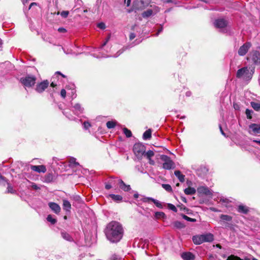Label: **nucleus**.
<instances>
[{"instance_id":"nucleus-1","label":"nucleus","mask_w":260,"mask_h":260,"mask_svg":"<svg viewBox=\"0 0 260 260\" xmlns=\"http://www.w3.org/2000/svg\"><path fill=\"white\" fill-rule=\"evenodd\" d=\"M105 234L109 241L112 242H117L122 237L123 229L119 223L112 221L107 225Z\"/></svg>"},{"instance_id":"nucleus-2","label":"nucleus","mask_w":260,"mask_h":260,"mask_svg":"<svg viewBox=\"0 0 260 260\" xmlns=\"http://www.w3.org/2000/svg\"><path fill=\"white\" fill-rule=\"evenodd\" d=\"M254 73V69L250 68L244 67L237 71V77L242 78L245 81H249L252 77Z\"/></svg>"},{"instance_id":"nucleus-3","label":"nucleus","mask_w":260,"mask_h":260,"mask_svg":"<svg viewBox=\"0 0 260 260\" xmlns=\"http://www.w3.org/2000/svg\"><path fill=\"white\" fill-rule=\"evenodd\" d=\"M213 240V235L211 233L196 235L192 237V241L196 245H200L204 242H210Z\"/></svg>"},{"instance_id":"nucleus-4","label":"nucleus","mask_w":260,"mask_h":260,"mask_svg":"<svg viewBox=\"0 0 260 260\" xmlns=\"http://www.w3.org/2000/svg\"><path fill=\"white\" fill-rule=\"evenodd\" d=\"M36 78L34 76L28 75L20 79L21 83L25 87H30L36 83Z\"/></svg>"},{"instance_id":"nucleus-5","label":"nucleus","mask_w":260,"mask_h":260,"mask_svg":"<svg viewBox=\"0 0 260 260\" xmlns=\"http://www.w3.org/2000/svg\"><path fill=\"white\" fill-rule=\"evenodd\" d=\"M133 151L138 158H141L145 154V147L141 143H136L134 145Z\"/></svg>"},{"instance_id":"nucleus-6","label":"nucleus","mask_w":260,"mask_h":260,"mask_svg":"<svg viewBox=\"0 0 260 260\" xmlns=\"http://www.w3.org/2000/svg\"><path fill=\"white\" fill-rule=\"evenodd\" d=\"M160 159L164 161L162 168L166 170H170L174 168V162L170 158L166 155L160 156Z\"/></svg>"},{"instance_id":"nucleus-7","label":"nucleus","mask_w":260,"mask_h":260,"mask_svg":"<svg viewBox=\"0 0 260 260\" xmlns=\"http://www.w3.org/2000/svg\"><path fill=\"white\" fill-rule=\"evenodd\" d=\"M248 133L250 135H257L260 134V124L251 123L248 126Z\"/></svg>"},{"instance_id":"nucleus-8","label":"nucleus","mask_w":260,"mask_h":260,"mask_svg":"<svg viewBox=\"0 0 260 260\" xmlns=\"http://www.w3.org/2000/svg\"><path fill=\"white\" fill-rule=\"evenodd\" d=\"M251 47V44L250 42L245 43L240 47L238 50V54L240 56L245 55Z\"/></svg>"},{"instance_id":"nucleus-9","label":"nucleus","mask_w":260,"mask_h":260,"mask_svg":"<svg viewBox=\"0 0 260 260\" xmlns=\"http://www.w3.org/2000/svg\"><path fill=\"white\" fill-rule=\"evenodd\" d=\"M249 55L255 64H260V52L257 51H252Z\"/></svg>"},{"instance_id":"nucleus-10","label":"nucleus","mask_w":260,"mask_h":260,"mask_svg":"<svg viewBox=\"0 0 260 260\" xmlns=\"http://www.w3.org/2000/svg\"><path fill=\"white\" fill-rule=\"evenodd\" d=\"M197 191L200 195H206L207 196H211L212 195V191L208 187L205 186L198 187Z\"/></svg>"},{"instance_id":"nucleus-11","label":"nucleus","mask_w":260,"mask_h":260,"mask_svg":"<svg viewBox=\"0 0 260 260\" xmlns=\"http://www.w3.org/2000/svg\"><path fill=\"white\" fill-rule=\"evenodd\" d=\"M49 82L45 80L37 85L36 90L37 92L41 93L44 91L48 86Z\"/></svg>"},{"instance_id":"nucleus-12","label":"nucleus","mask_w":260,"mask_h":260,"mask_svg":"<svg viewBox=\"0 0 260 260\" xmlns=\"http://www.w3.org/2000/svg\"><path fill=\"white\" fill-rule=\"evenodd\" d=\"M226 25V21L223 19H217L214 22V25L217 28H222L225 27Z\"/></svg>"},{"instance_id":"nucleus-13","label":"nucleus","mask_w":260,"mask_h":260,"mask_svg":"<svg viewBox=\"0 0 260 260\" xmlns=\"http://www.w3.org/2000/svg\"><path fill=\"white\" fill-rule=\"evenodd\" d=\"M48 205L55 213L58 214L60 212L61 208L57 204L54 202H50L48 204Z\"/></svg>"},{"instance_id":"nucleus-14","label":"nucleus","mask_w":260,"mask_h":260,"mask_svg":"<svg viewBox=\"0 0 260 260\" xmlns=\"http://www.w3.org/2000/svg\"><path fill=\"white\" fill-rule=\"evenodd\" d=\"M30 168L32 170L39 173H45L46 171V169L45 167L43 165L31 166Z\"/></svg>"},{"instance_id":"nucleus-15","label":"nucleus","mask_w":260,"mask_h":260,"mask_svg":"<svg viewBox=\"0 0 260 260\" xmlns=\"http://www.w3.org/2000/svg\"><path fill=\"white\" fill-rule=\"evenodd\" d=\"M149 201H151L158 208H162L163 206L161 203L159 202L158 200H156L152 198H146L144 199V202H148Z\"/></svg>"},{"instance_id":"nucleus-16","label":"nucleus","mask_w":260,"mask_h":260,"mask_svg":"<svg viewBox=\"0 0 260 260\" xmlns=\"http://www.w3.org/2000/svg\"><path fill=\"white\" fill-rule=\"evenodd\" d=\"M181 257L184 260H193L194 259V255L190 252L183 253Z\"/></svg>"},{"instance_id":"nucleus-17","label":"nucleus","mask_w":260,"mask_h":260,"mask_svg":"<svg viewBox=\"0 0 260 260\" xmlns=\"http://www.w3.org/2000/svg\"><path fill=\"white\" fill-rule=\"evenodd\" d=\"M118 183L120 187L124 191H128L131 189L130 185H126L122 180L118 179Z\"/></svg>"},{"instance_id":"nucleus-18","label":"nucleus","mask_w":260,"mask_h":260,"mask_svg":"<svg viewBox=\"0 0 260 260\" xmlns=\"http://www.w3.org/2000/svg\"><path fill=\"white\" fill-rule=\"evenodd\" d=\"M74 111L76 114H79L82 113L83 109L81 107V105L79 104H75L73 107Z\"/></svg>"},{"instance_id":"nucleus-19","label":"nucleus","mask_w":260,"mask_h":260,"mask_svg":"<svg viewBox=\"0 0 260 260\" xmlns=\"http://www.w3.org/2000/svg\"><path fill=\"white\" fill-rule=\"evenodd\" d=\"M63 208L67 211H70L71 209V205L67 200H63Z\"/></svg>"},{"instance_id":"nucleus-20","label":"nucleus","mask_w":260,"mask_h":260,"mask_svg":"<svg viewBox=\"0 0 260 260\" xmlns=\"http://www.w3.org/2000/svg\"><path fill=\"white\" fill-rule=\"evenodd\" d=\"M184 193L187 195H192L195 194L196 190L193 187H188L184 190Z\"/></svg>"},{"instance_id":"nucleus-21","label":"nucleus","mask_w":260,"mask_h":260,"mask_svg":"<svg viewBox=\"0 0 260 260\" xmlns=\"http://www.w3.org/2000/svg\"><path fill=\"white\" fill-rule=\"evenodd\" d=\"M175 175L178 178L179 181L181 182H183L185 180L184 177L185 176L181 174V172L179 171H176L174 172Z\"/></svg>"},{"instance_id":"nucleus-22","label":"nucleus","mask_w":260,"mask_h":260,"mask_svg":"<svg viewBox=\"0 0 260 260\" xmlns=\"http://www.w3.org/2000/svg\"><path fill=\"white\" fill-rule=\"evenodd\" d=\"M151 137V130L149 129L148 130L145 131L143 135V139L144 140H148L150 139Z\"/></svg>"},{"instance_id":"nucleus-23","label":"nucleus","mask_w":260,"mask_h":260,"mask_svg":"<svg viewBox=\"0 0 260 260\" xmlns=\"http://www.w3.org/2000/svg\"><path fill=\"white\" fill-rule=\"evenodd\" d=\"M109 197L111 198L112 200L117 202L121 201L122 199V197L121 196L118 194L116 195L114 194H109Z\"/></svg>"},{"instance_id":"nucleus-24","label":"nucleus","mask_w":260,"mask_h":260,"mask_svg":"<svg viewBox=\"0 0 260 260\" xmlns=\"http://www.w3.org/2000/svg\"><path fill=\"white\" fill-rule=\"evenodd\" d=\"M238 212L242 213H247L248 211V208L244 205H239L238 209Z\"/></svg>"},{"instance_id":"nucleus-25","label":"nucleus","mask_w":260,"mask_h":260,"mask_svg":"<svg viewBox=\"0 0 260 260\" xmlns=\"http://www.w3.org/2000/svg\"><path fill=\"white\" fill-rule=\"evenodd\" d=\"M250 105L254 110L256 111H260V103L251 102Z\"/></svg>"},{"instance_id":"nucleus-26","label":"nucleus","mask_w":260,"mask_h":260,"mask_svg":"<svg viewBox=\"0 0 260 260\" xmlns=\"http://www.w3.org/2000/svg\"><path fill=\"white\" fill-rule=\"evenodd\" d=\"M153 14V11L151 9L147 10L146 11H144L142 14V15L143 17L144 18H147L150 16H151Z\"/></svg>"},{"instance_id":"nucleus-27","label":"nucleus","mask_w":260,"mask_h":260,"mask_svg":"<svg viewBox=\"0 0 260 260\" xmlns=\"http://www.w3.org/2000/svg\"><path fill=\"white\" fill-rule=\"evenodd\" d=\"M116 124V122L115 121H109L106 123L107 127L110 129L114 128Z\"/></svg>"},{"instance_id":"nucleus-28","label":"nucleus","mask_w":260,"mask_h":260,"mask_svg":"<svg viewBox=\"0 0 260 260\" xmlns=\"http://www.w3.org/2000/svg\"><path fill=\"white\" fill-rule=\"evenodd\" d=\"M79 163L77 162L76 161V159L74 157H72L69 160V165L72 167H74L76 166H78Z\"/></svg>"},{"instance_id":"nucleus-29","label":"nucleus","mask_w":260,"mask_h":260,"mask_svg":"<svg viewBox=\"0 0 260 260\" xmlns=\"http://www.w3.org/2000/svg\"><path fill=\"white\" fill-rule=\"evenodd\" d=\"M154 155V153L153 151L149 150L146 152H145V154L143 155V156L146 157L147 158H150L153 156Z\"/></svg>"},{"instance_id":"nucleus-30","label":"nucleus","mask_w":260,"mask_h":260,"mask_svg":"<svg viewBox=\"0 0 260 260\" xmlns=\"http://www.w3.org/2000/svg\"><path fill=\"white\" fill-rule=\"evenodd\" d=\"M123 132L127 138H130L132 137V134L131 131L128 129L127 128H123Z\"/></svg>"},{"instance_id":"nucleus-31","label":"nucleus","mask_w":260,"mask_h":260,"mask_svg":"<svg viewBox=\"0 0 260 260\" xmlns=\"http://www.w3.org/2000/svg\"><path fill=\"white\" fill-rule=\"evenodd\" d=\"M174 226L177 229H182L184 226L182 223L178 221L174 222Z\"/></svg>"},{"instance_id":"nucleus-32","label":"nucleus","mask_w":260,"mask_h":260,"mask_svg":"<svg viewBox=\"0 0 260 260\" xmlns=\"http://www.w3.org/2000/svg\"><path fill=\"white\" fill-rule=\"evenodd\" d=\"M253 113V111L251 110H249L247 109L245 111V114L246 115V117L248 119H251L252 118V114Z\"/></svg>"},{"instance_id":"nucleus-33","label":"nucleus","mask_w":260,"mask_h":260,"mask_svg":"<svg viewBox=\"0 0 260 260\" xmlns=\"http://www.w3.org/2000/svg\"><path fill=\"white\" fill-rule=\"evenodd\" d=\"M220 218L222 220L229 221L231 220L232 217L227 215H221Z\"/></svg>"},{"instance_id":"nucleus-34","label":"nucleus","mask_w":260,"mask_h":260,"mask_svg":"<svg viewBox=\"0 0 260 260\" xmlns=\"http://www.w3.org/2000/svg\"><path fill=\"white\" fill-rule=\"evenodd\" d=\"M162 187L167 191H172V189L170 185L168 184H162Z\"/></svg>"},{"instance_id":"nucleus-35","label":"nucleus","mask_w":260,"mask_h":260,"mask_svg":"<svg viewBox=\"0 0 260 260\" xmlns=\"http://www.w3.org/2000/svg\"><path fill=\"white\" fill-rule=\"evenodd\" d=\"M47 220L48 221L51 222L52 224H54L56 222V220L53 218L51 215H48L47 217Z\"/></svg>"},{"instance_id":"nucleus-36","label":"nucleus","mask_w":260,"mask_h":260,"mask_svg":"<svg viewBox=\"0 0 260 260\" xmlns=\"http://www.w3.org/2000/svg\"><path fill=\"white\" fill-rule=\"evenodd\" d=\"M61 235L63 238L68 241H70L71 240L70 236L68 233L62 232L61 233Z\"/></svg>"},{"instance_id":"nucleus-37","label":"nucleus","mask_w":260,"mask_h":260,"mask_svg":"<svg viewBox=\"0 0 260 260\" xmlns=\"http://www.w3.org/2000/svg\"><path fill=\"white\" fill-rule=\"evenodd\" d=\"M182 217L183 219H184L185 220L188 221H190V222H195L196 221V219H194V218H191L188 216H187V215H183L182 216Z\"/></svg>"},{"instance_id":"nucleus-38","label":"nucleus","mask_w":260,"mask_h":260,"mask_svg":"<svg viewBox=\"0 0 260 260\" xmlns=\"http://www.w3.org/2000/svg\"><path fill=\"white\" fill-rule=\"evenodd\" d=\"M226 260H243V259H242L239 257H238L237 256H235L234 255H231L228 257Z\"/></svg>"},{"instance_id":"nucleus-39","label":"nucleus","mask_w":260,"mask_h":260,"mask_svg":"<svg viewBox=\"0 0 260 260\" xmlns=\"http://www.w3.org/2000/svg\"><path fill=\"white\" fill-rule=\"evenodd\" d=\"M168 207L169 209L172 210L174 212H176L177 211V209L176 207L173 204L169 203L168 204Z\"/></svg>"},{"instance_id":"nucleus-40","label":"nucleus","mask_w":260,"mask_h":260,"mask_svg":"<svg viewBox=\"0 0 260 260\" xmlns=\"http://www.w3.org/2000/svg\"><path fill=\"white\" fill-rule=\"evenodd\" d=\"M69 14V11H63L60 13V15L63 18H66L68 17Z\"/></svg>"},{"instance_id":"nucleus-41","label":"nucleus","mask_w":260,"mask_h":260,"mask_svg":"<svg viewBox=\"0 0 260 260\" xmlns=\"http://www.w3.org/2000/svg\"><path fill=\"white\" fill-rule=\"evenodd\" d=\"M83 126H84V128L85 129H87L91 126V124H90V123L89 122L85 121L83 123Z\"/></svg>"},{"instance_id":"nucleus-42","label":"nucleus","mask_w":260,"mask_h":260,"mask_svg":"<svg viewBox=\"0 0 260 260\" xmlns=\"http://www.w3.org/2000/svg\"><path fill=\"white\" fill-rule=\"evenodd\" d=\"M7 191L8 192L13 193L15 192V191L13 190L12 187L11 185H10L9 184H8V185Z\"/></svg>"},{"instance_id":"nucleus-43","label":"nucleus","mask_w":260,"mask_h":260,"mask_svg":"<svg viewBox=\"0 0 260 260\" xmlns=\"http://www.w3.org/2000/svg\"><path fill=\"white\" fill-rule=\"evenodd\" d=\"M98 27L102 29H104L106 28L105 24L103 22L98 23Z\"/></svg>"},{"instance_id":"nucleus-44","label":"nucleus","mask_w":260,"mask_h":260,"mask_svg":"<svg viewBox=\"0 0 260 260\" xmlns=\"http://www.w3.org/2000/svg\"><path fill=\"white\" fill-rule=\"evenodd\" d=\"M66 91L64 89H62L60 91V95L63 98H65L66 96Z\"/></svg>"},{"instance_id":"nucleus-45","label":"nucleus","mask_w":260,"mask_h":260,"mask_svg":"<svg viewBox=\"0 0 260 260\" xmlns=\"http://www.w3.org/2000/svg\"><path fill=\"white\" fill-rule=\"evenodd\" d=\"M156 216L163 217L165 216V213L162 212H157L155 213Z\"/></svg>"},{"instance_id":"nucleus-46","label":"nucleus","mask_w":260,"mask_h":260,"mask_svg":"<svg viewBox=\"0 0 260 260\" xmlns=\"http://www.w3.org/2000/svg\"><path fill=\"white\" fill-rule=\"evenodd\" d=\"M58 31L60 32H66V29L63 27H60L58 29Z\"/></svg>"},{"instance_id":"nucleus-47","label":"nucleus","mask_w":260,"mask_h":260,"mask_svg":"<svg viewBox=\"0 0 260 260\" xmlns=\"http://www.w3.org/2000/svg\"><path fill=\"white\" fill-rule=\"evenodd\" d=\"M52 179V176L51 175H49L46 178L45 181L50 182L51 179Z\"/></svg>"},{"instance_id":"nucleus-48","label":"nucleus","mask_w":260,"mask_h":260,"mask_svg":"<svg viewBox=\"0 0 260 260\" xmlns=\"http://www.w3.org/2000/svg\"><path fill=\"white\" fill-rule=\"evenodd\" d=\"M136 37V35L134 33H131L129 35V39L131 40H133Z\"/></svg>"},{"instance_id":"nucleus-49","label":"nucleus","mask_w":260,"mask_h":260,"mask_svg":"<svg viewBox=\"0 0 260 260\" xmlns=\"http://www.w3.org/2000/svg\"><path fill=\"white\" fill-rule=\"evenodd\" d=\"M109 39H110V37H109L107 39V40H106V41H105V42L103 44V45H102V46H101V48H102L104 46H105L107 44V42L109 41Z\"/></svg>"},{"instance_id":"nucleus-50","label":"nucleus","mask_w":260,"mask_h":260,"mask_svg":"<svg viewBox=\"0 0 260 260\" xmlns=\"http://www.w3.org/2000/svg\"><path fill=\"white\" fill-rule=\"evenodd\" d=\"M149 160V163L150 165H153L154 164V161L151 159V158H147Z\"/></svg>"},{"instance_id":"nucleus-51","label":"nucleus","mask_w":260,"mask_h":260,"mask_svg":"<svg viewBox=\"0 0 260 260\" xmlns=\"http://www.w3.org/2000/svg\"><path fill=\"white\" fill-rule=\"evenodd\" d=\"M32 187L34 189H36V190H37V189H40V187H38L36 184H33L32 185Z\"/></svg>"},{"instance_id":"nucleus-52","label":"nucleus","mask_w":260,"mask_h":260,"mask_svg":"<svg viewBox=\"0 0 260 260\" xmlns=\"http://www.w3.org/2000/svg\"><path fill=\"white\" fill-rule=\"evenodd\" d=\"M131 0H126L125 3L126 4V6L128 7L131 4Z\"/></svg>"},{"instance_id":"nucleus-53","label":"nucleus","mask_w":260,"mask_h":260,"mask_svg":"<svg viewBox=\"0 0 260 260\" xmlns=\"http://www.w3.org/2000/svg\"><path fill=\"white\" fill-rule=\"evenodd\" d=\"M105 187H106V189H110L112 187V186H111V185L110 184H107L105 185Z\"/></svg>"},{"instance_id":"nucleus-54","label":"nucleus","mask_w":260,"mask_h":260,"mask_svg":"<svg viewBox=\"0 0 260 260\" xmlns=\"http://www.w3.org/2000/svg\"><path fill=\"white\" fill-rule=\"evenodd\" d=\"M5 181V178L0 175V183H2Z\"/></svg>"},{"instance_id":"nucleus-55","label":"nucleus","mask_w":260,"mask_h":260,"mask_svg":"<svg viewBox=\"0 0 260 260\" xmlns=\"http://www.w3.org/2000/svg\"><path fill=\"white\" fill-rule=\"evenodd\" d=\"M181 200L184 203H186L187 202L186 199L184 197H181Z\"/></svg>"},{"instance_id":"nucleus-56","label":"nucleus","mask_w":260,"mask_h":260,"mask_svg":"<svg viewBox=\"0 0 260 260\" xmlns=\"http://www.w3.org/2000/svg\"><path fill=\"white\" fill-rule=\"evenodd\" d=\"M253 142L257 143L259 145H260V140H253Z\"/></svg>"},{"instance_id":"nucleus-57","label":"nucleus","mask_w":260,"mask_h":260,"mask_svg":"<svg viewBox=\"0 0 260 260\" xmlns=\"http://www.w3.org/2000/svg\"><path fill=\"white\" fill-rule=\"evenodd\" d=\"M36 5V3H32L30 4V5H29V7L28 8V9H30L31 7L32 6H35Z\"/></svg>"},{"instance_id":"nucleus-58","label":"nucleus","mask_w":260,"mask_h":260,"mask_svg":"<svg viewBox=\"0 0 260 260\" xmlns=\"http://www.w3.org/2000/svg\"><path fill=\"white\" fill-rule=\"evenodd\" d=\"M219 128H220V132H221V133L222 134V135H223V136H225V134L224 133L222 128H221V126L220 125L219 126Z\"/></svg>"},{"instance_id":"nucleus-59","label":"nucleus","mask_w":260,"mask_h":260,"mask_svg":"<svg viewBox=\"0 0 260 260\" xmlns=\"http://www.w3.org/2000/svg\"><path fill=\"white\" fill-rule=\"evenodd\" d=\"M162 28L161 27L160 29H159L158 30V32L156 33V36H158V34L162 31Z\"/></svg>"},{"instance_id":"nucleus-60","label":"nucleus","mask_w":260,"mask_h":260,"mask_svg":"<svg viewBox=\"0 0 260 260\" xmlns=\"http://www.w3.org/2000/svg\"><path fill=\"white\" fill-rule=\"evenodd\" d=\"M122 52H123V51H119L117 52L118 54H117V55H116V56H114V57H117V56H119V55H120V54H121V53H122Z\"/></svg>"},{"instance_id":"nucleus-61","label":"nucleus","mask_w":260,"mask_h":260,"mask_svg":"<svg viewBox=\"0 0 260 260\" xmlns=\"http://www.w3.org/2000/svg\"><path fill=\"white\" fill-rule=\"evenodd\" d=\"M51 86L53 87H54L55 86H56V84H54L53 82H52L51 83Z\"/></svg>"},{"instance_id":"nucleus-62","label":"nucleus","mask_w":260,"mask_h":260,"mask_svg":"<svg viewBox=\"0 0 260 260\" xmlns=\"http://www.w3.org/2000/svg\"><path fill=\"white\" fill-rule=\"evenodd\" d=\"M165 2L166 3H172V0H167V1H165Z\"/></svg>"},{"instance_id":"nucleus-63","label":"nucleus","mask_w":260,"mask_h":260,"mask_svg":"<svg viewBox=\"0 0 260 260\" xmlns=\"http://www.w3.org/2000/svg\"><path fill=\"white\" fill-rule=\"evenodd\" d=\"M138 196H139V195H138V194H137H137H134V197H135V198H138Z\"/></svg>"},{"instance_id":"nucleus-64","label":"nucleus","mask_w":260,"mask_h":260,"mask_svg":"<svg viewBox=\"0 0 260 260\" xmlns=\"http://www.w3.org/2000/svg\"><path fill=\"white\" fill-rule=\"evenodd\" d=\"M76 198L77 200H80V198L79 197H76Z\"/></svg>"}]
</instances>
